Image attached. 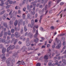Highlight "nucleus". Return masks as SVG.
Instances as JSON below:
<instances>
[{"mask_svg": "<svg viewBox=\"0 0 66 66\" xmlns=\"http://www.w3.org/2000/svg\"><path fill=\"white\" fill-rule=\"evenodd\" d=\"M3 48V45L2 44H0V49H1Z\"/></svg>", "mask_w": 66, "mask_h": 66, "instance_id": "55", "label": "nucleus"}, {"mask_svg": "<svg viewBox=\"0 0 66 66\" xmlns=\"http://www.w3.org/2000/svg\"><path fill=\"white\" fill-rule=\"evenodd\" d=\"M14 40H15V38H13L11 40V43H13V42H14Z\"/></svg>", "mask_w": 66, "mask_h": 66, "instance_id": "49", "label": "nucleus"}, {"mask_svg": "<svg viewBox=\"0 0 66 66\" xmlns=\"http://www.w3.org/2000/svg\"><path fill=\"white\" fill-rule=\"evenodd\" d=\"M42 12H42V11H39V13L40 14H42Z\"/></svg>", "mask_w": 66, "mask_h": 66, "instance_id": "63", "label": "nucleus"}, {"mask_svg": "<svg viewBox=\"0 0 66 66\" xmlns=\"http://www.w3.org/2000/svg\"><path fill=\"white\" fill-rule=\"evenodd\" d=\"M41 64L40 63H38L37 64L36 66H40Z\"/></svg>", "mask_w": 66, "mask_h": 66, "instance_id": "47", "label": "nucleus"}, {"mask_svg": "<svg viewBox=\"0 0 66 66\" xmlns=\"http://www.w3.org/2000/svg\"><path fill=\"white\" fill-rule=\"evenodd\" d=\"M5 51H6V48H3L2 51V52L3 54L1 56V58L2 59H3L2 60L3 62H5L6 60V59L5 58V57L4 56H5V54L4 53H5Z\"/></svg>", "mask_w": 66, "mask_h": 66, "instance_id": "2", "label": "nucleus"}, {"mask_svg": "<svg viewBox=\"0 0 66 66\" xmlns=\"http://www.w3.org/2000/svg\"><path fill=\"white\" fill-rule=\"evenodd\" d=\"M33 34L31 32L29 33L28 35V37H29L30 38H32L33 37Z\"/></svg>", "mask_w": 66, "mask_h": 66, "instance_id": "13", "label": "nucleus"}, {"mask_svg": "<svg viewBox=\"0 0 66 66\" xmlns=\"http://www.w3.org/2000/svg\"><path fill=\"white\" fill-rule=\"evenodd\" d=\"M52 61L51 60L49 61V62L48 63V65L49 66H52Z\"/></svg>", "mask_w": 66, "mask_h": 66, "instance_id": "16", "label": "nucleus"}, {"mask_svg": "<svg viewBox=\"0 0 66 66\" xmlns=\"http://www.w3.org/2000/svg\"><path fill=\"white\" fill-rule=\"evenodd\" d=\"M38 35V29H37L36 31V33L34 36V38H37V36Z\"/></svg>", "mask_w": 66, "mask_h": 66, "instance_id": "7", "label": "nucleus"}, {"mask_svg": "<svg viewBox=\"0 0 66 66\" xmlns=\"http://www.w3.org/2000/svg\"><path fill=\"white\" fill-rule=\"evenodd\" d=\"M66 60L65 59H62V62H63V63H65L66 62Z\"/></svg>", "mask_w": 66, "mask_h": 66, "instance_id": "52", "label": "nucleus"}, {"mask_svg": "<svg viewBox=\"0 0 66 66\" xmlns=\"http://www.w3.org/2000/svg\"><path fill=\"white\" fill-rule=\"evenodd\" d=\"M2 24H3V26L5 28H7V23L5 22H1Z\"/></svg>", "mask_w": 66, "mask_h": 66, "instance_id": "10", "label": "nucleus"}, {"mask_svg": "<svg viewBox=\"0 0 66 66\" xmlns=\"http://www.w3.org/2000/svg\"><path fill=\"white\" fill-rule=\"evenodd\" d=\"M16 42H17V39H15V40L14 41V44H16Z\"/></svg>", "mask_w": 66, "mask_h": 66, "instance_id": "50", "label": "nucleus"}, {"mask_svg": "<svg viewBox=\"0 0 66 66\" xmlns=\"http://www.w3.org/2000/svg\"><path fill=\"white\" fill-rule=\"evenodd\" d=\"M51 2H48V6L49 7H50V6H51Z\"/></svg>", "mask_w": 66, "mask_h": 66, "instance_id": "42", "label": "nucleus"}, {"mask_svg": "<svg viewBox=\"0 0 66 66\" xmlns=\"http://www.w3.org/2000/svg\"><path fill=\"white\" fill-rule=\"evenodd\" d=\"M31 24H29L28 25V27H30V28H32L33 24H34V21L33 20H32L31 21Z\"/></svg>", "mask_w": 66, "mask_h": 66, "instance_id": "4", "label": "nucleus"}, {"mask_svg": "<svg viewBox=\"0 0 66 66\" xmlns=\"http://www.w3.org/2000/svg\"><path fill=\"white\" fill-rule=\"evenodd\" d=\"M23 22V20H22V19L18 20V26H20V24L22 23Z\"/></svg>", "mask_w": 66, "mask_h": 66, "instance_id": "5", "label": "nucleus"}, {"mask_svg": "<svg viewBox=\"0 0 66 66\" xmlns=\"http://www.w3.org/2000/svg\"><path fill=\"white\" fill-rule=\"evenodd\" d=\"M48 56L47 55H45L44 57V59H45V60H48Z\"/></svg>", "mask_w": 66, "mask_h": 66, "instance_id": "25", "label": "nucleus"}, {"mask_svg": "<svg viewBox=\"0 0 66 66\" xmlns=\"http://www.w3.org/2000/svg\"><path fill=\"white\" fill-rule=\"evenodd\" d=\"M5 39H3V38H0V43H4Z\"/></svg>", "mask_w": 66, "mask_h": 66, "instance_id": "19", "label": "nucleus"}, {"mask_svg": "<svg viewBox=\"0 0 66 66\" xmlns=\"http://www.w3.org/2000/svg\"><path fill=\"white\" fill-rule=\"evenodd\" d=\"M8 2H9V4H12V3H13V1L9 0L6 2L5 4L7 5L9 4V3Z\"/></svg>", "mask_w": 66, "mask_h": 66, "instance_id": "8", "label": "nucleus"}, {"mask_svg": "<svg viewBox=\"0 0 66 66\" xmlns=\"http://www.w3.org/2000/svg\"><path fill=\"white\" fill-rule=\"evenodd\" d=\"M14 16V15L11 14L10 16V18H12Z\"/></svg>", "mask_w": 66, "mask_h": 66, "instance_id": "53", "label": "nucleus"}, {"mask_svg": "<svg viewBox=\"0 0 66 66\" xmlns=\"http://www.w3.org/2000/svg\"><path fill=\"white\" fill-rule=\"evenodd\" d=\"M32 15H34V14H35V12L34 11H33V12H32V11H31V14H32Z\"/></svg>", "mask_w": 66, "mask_h": 66, "instance_id": "44", "label": "nucleus"}, {"mask_svg": "<svg viewBox=\"0 0 66 66\" xmlns=\"http://www.w3.org/2000/svg\"><path fill=\"white\" fill-rule=\"evenodd\" d=\"M10 23L11 24H13V21H10Z\"/></svg>", "mask_w": 66, "mask_h": 66, "instance_id": "59", "label": "nucleus"}, {"mask_svg": "<svg viewBox=\"0 0 66 66\" xmlns=\"http://www.w3.org/2000/svg\"><path fill=\"white\" fill-rule=\"evenodd\" d=\"M20 39H23V41H25V40H26V38L23 37V36L20 37Z\"/></svg>", "mask_w": 66, "mask_h": 66, "instance_id": "20", "label": "nucleus"}, {"mask_svg": "<svg viewBox=\"0 0 66 66\" xmlns=\"http://www.w3.org/2000/svg\"><path fill=\"white\" fill-rule=\"evenodd\" d=\"M23 62V60H22L21 61H19L16 63V64H19V65H20V64L22 63Z\"/></svg>", "mask_w": 66, "mask_h": 66, "instance_id": "22", "label": "nucleus"}, {"mask_svg": "<svg viewBox=\"0 0 66 66\" xmlns=\"http://www.w3.org/2000/svg\"><path fill=\"white\" fill-rule=\"evenodd\" d=\"M15 31V30L13 29H11V32L12 33H14V32Z\"/></svg>", "mask_w": 66, "mask_h": 66, "instance_id": "30", "label": "nucleus"}, {"mask_svg": "<svg viewBox=\"0 0 66 66\" xmlns=\"http://www.w3.org/2000/svg\"><path fill=\"white\" fill-rule=\"evenodd\" d=\"M40 30L44 32V31H45V30H44V29H43L42 27H40Z\"/></svg>", "mask_w": 66, "mask_h": 66, "instance_id": "31", "label": "nucleus"}, {"mask_svg": "<svg viewBox=\"0 0 66 66\" xmlns=\"http://www.w3.org/2000/svg\"><path fill=\"white\" fill-rule=\"evenodd\" d=\"M24 30L25 32H26L27 31V27L26 26H25L24 27Z\"/></svg>", "mask_w": 66, "mask_h": 66, "instance_id": "32", "label": "nucleus"}, {"mask_svg": "<svg viewBox=\"0 0 66 66\" xmlns=\"http://www.w3.org/2000/svg\"><path fill=\"white\" fill-rule=\"evenodd\" d=\"M51 28L52 30H53L54 28V27H53V26H52L51 27Z\"/></svg>", "mask_w": 66, "mask_h": 66, "instance_id": "58", "label": "nucleus"}, {"mask_svg": "<svg viewBox=\"0 0 66 66\" xmlns=\"http://www.w3.org/2000/svg\"><path fill=\"white\" fill-rule=\"evenodd\" d=\"M15 62V59L12 60L11 61V59L9 58L6 61V63L7 64V66H13V63Z\"/></svg>", "mask_w": 66, "mask_h": 66, "instance_id": "1", "label": "nucleus"}, {"mask_svg": "<svg viewBox=\"0 0 66 66\" xmlns=\"http://www.w3.org/2000/svg\"><path fill=\"white\" fill-rule=\"evenodd\" d=\"M15 37L16 38H18L20 36V35L19 34V33L17 32L15 33Z\"/></svg>", "mask_w": 66, "mask_h": 66, "instance_id": "6", "label": "nucleus"}, {"mask_svg": "<svg viewBox=\"0 0 66 66\" xmlns=\"http://www.w3.org/2000/svg\"><path fill=\"white\" fill-rule=\"evenodd\" d=\"M55 40L57 42V43L59 44H58V46H56V48L57 49H59L61 47V45H62V44H61V41L60 40L58 41V39H57V38H56Z\"/></svg>", "mask_w": 66, "mask_h": 66, "instance_id": "3", "label": "nucleus"}, {"mask_svg": "<svg viewBox=\"0 0 66 66\" xmlns=\"http://www.w3.org/2000/svg\"><path fill=\"white\" fill-rule=\"evenodd\" d=\"M10 7V5H8L6 7V9H8V8H9Z\"/></svg>", "mask_w": 66, "mask_h": 66, "instance_id": "61", "label": "nucleus"}, {"mask_svg": "<svg viewBox=\"0 0 66 66\" xmlns=\"http://www.w3.org/2000/svg\"><path fill=\"white\" fill-rule=\"evenodd\" d=\"M16 49H19V46L18 45H17L16 46Z\"/></svg>", "mask_w": 66, "mask_h": 66, "instance_id": "57", "label": "nucleus"}, {"mask_svg": "<svg viewBox=\"0 0 66 66\" xmlns=\"http://www.w3.org/2000/svg\"><path fill=\"white\" fill-rule=\"evenodd\" d=\"M11 47H12V45H10L7 48V52H9L10 50L11 49Z\"/></svg>", "mask_w": 66, "mask_h": 66, "instance_id": "21", "label": "nucleus"}, {"mask_svg": "<svg viewBox=\"0 0 66 66\" xmlns=\"http://www.w3.org/2000/svg\"><path fill=\"white\" fill-rule=\"evenodd\" d=\"M55 62L56 63H55V64H52V66H54V65H57L58 64V61L56 60L55 61Z\"/></svg>", "mask_w": 66, "mask_h": 66, "instance_id": "18", "label": "nucleus"}, {"mask_svg": "<svg viewBox=\"0 0 66 66\" xmlns=\"http://www.w3.org/2000/svg\"><path fill=\"white\" fill-rule=\"evenodd\" d=\"M11 47V50H12V49H14V48L15 47V46L14 45H13Z\"/></svg>", "mask_w": 66, "mask_h": 66, "instance_id": "39", "label": "nucleus"}, {"mask_svg": "<svg viewBox=\"0 0 66 66\" xmlns=\"http://www.w3.org/2000/svg\"><path fill=\"white\" fill-rule=\"evenodd\" d=\"M12 12H13V10H11L10 12L9 13V15H11V14H12Z\"/></svg>", "mask_w": 66, "mask_h": 66, "instance_id": "51", "label": "nucleus"}, {"mask_svg": "<svg viewBox=\"0 0 66 66\" xmlns=\"http://www.w3.org/2000/svg\"><path fill=\"white\" fill-rule=\"evenodd\" d=\"M47 56H49L50 58H51V53H50L48 52L47 53Z\"/></svg>", "mask_w": 66, "mask_h": 66, "instance_id": "24", "label": "nucleus"}, {"mask_svg": "<svg viewBox=\"0 0 66 66\" xmlns=\"http://www.w3.org/2000/svg\"><path fill=\"white\" fill-rule=\"evenodd\" d=\"M19 30H20V27H19H19L17 28L16 31H19Z\"/></svg>", "mask_w": 66, "mask_h": 66, "instance_id": "41", "label": "nucleus"}, {"mask_svg": "<svg viewBox=\"0 0 66 66\" xmlns=\"http://www.w3.org/2000/svg\"><path fill=\"white\" fill-rule=\"evenodd\" d=\"M16 3V1H14L12 3L13 4H15Z\"/></svg>", "mask_w": 66, "mask_h": 66, "instance_id": "64", "label": "nucleus"}, {"mask_svg": "<svg viewBox=\"0 0 66 66\" xmlns=\"http://www.w3.org/2000/svg\"><path fill=\"white\" fill-rule=\"evenodd\" d=\"M17 53H15L12 56V57H13V59H15L16 57V55H17Z\"/></svg>", "mask_w": 66, "mask_h": 66, "instance_id": "14", "label": "nucleus"}, {"mask_svg": "<svg viewBox=\"0 0 66 66\" xmlns=\"http://www.w3.org/2000/svg\"><path fill=\"white\" fill-rule=\"evenodd\" d=\"M22 17L23 19H25V18H26V15L25 14V13L23 14L22 15Z\"/></svg>", "mask_w": 66, "mask_h": 66, "instance_id": "29", "label": "nucleus"}, {"mask_svg": "<svg viewBox=\"0 0 66 66\" xmlns=\"http://www.w3.org/2000/svg\"><path fill=\"white\" fill-rule=\"evenodd\" d=\"M2 18L3 20H5V18H6V16H5V15L4 14L3 16H2Z\"/></svg>", "mask_w": 66, "mask_h": 66, "instance_id": "28", "label": "nucleus"}, {"mask_svg": "<svg viewBox=\"0 0 66 66\" xmlns=\"http://www.w3.org/2000/svg\"><path fill=\"white\" fill-rule=\"evenodd\" d=\"M4 44H9L10 42H11V40H5V42H4Z\"/></svg>", "mask_w": 66, "mask_h": 66, "instance_id": "12", "label": "nucleus"}, {"mask_svg": "<svg viewBox=\"0 0 66 66\" xmlns=\"http://www.w3.org/2000/svg\"><path fill=\"white\" fill-rule=\"evenodd\" d=\"M18 21L17 20H16L14 22V24L15 26H16L17 25V22Z\"/></svg>", "mask_w": 66, "mask_h": 66, "instance_id": "27", "label": "nucleus"}, {"mask_svg": "<svg viewBox=\"0 0 66 66\" xmlns=\"http://www.w3.org/2000/svg\"><path fill=\"white\" fill-rule=\"evenodd\" d=\"M33 32H35V30H36V29H35V26H34V27H33Z\"/></svg>", "mask_w": 66, "mask_h": 66, "instance_id": "43", "label": "nucleus"}, {"mask_svg": "<svg viewBox=\"0 0 66 66\" xmlns=\"http://www.w3.org/2000/svg\"><path fill=\"white\" fill-rule=\"evenodd\" d=\"M21 50H23V52H27V48H26L25 46H23L21 48Z\"/></svg>", "mask_w": 66, "mask_h": 66, "instance_id": "9", "label": "nucleus"}, {"mask_svg": "<svg viewBox=\"0 0 66 66\" xmlns=\"http://www.w3.org/2000/svg\"><path fill=\"white\" fill-rule=\"evenodd\" d=\"M2 31L1 32V33L0 34V37H1L3 36V27H2Z\"/></svg>", "mask_w": 66, "mask_h": 66, "instance_id": "15", "label": "nucleus"}, {"mask_svg": "<svg viewBox=\"0 0 66 66\" xmlns=\"http://www.w3.org/2000/svg\"><path fill=\"white\" fill-rule=\"evenodd\" d=\"M4 13H5V11H3L0 13V15H2V14H3Z\"/></svg>", "mask_w": 66, "mask_h": 66, "instance_id": "35", "label": "nucleus"}, {"mask_svg": "<svg viewBox=\"0 0 66 66\" xmlns=\"http://www.w3.org/2000/svg\"><path fill=\"white\" fill-rule=\"evenodd\" d=\"M25 2H26V0H23V1L22 2V5L24 4L25 3Z\"/></svg>", "mask_w": 66, "mask_h": 66, "instance_id": "46", "label": "nucleus"}, {"mask_svg": "<svg viewBox=\"0 0 66 66\" xmlns=\"http://www.w3.org/2000/svg\"><path fill=\"white\" fill-rule=\"evenodd\" d=\"M52 40L51 39H50L49 41V44H51V43H52Z\"/></svg>", "mask_w": 66, "mask_h": 66, "instance_id": "40", "label": "nucleus"}, {"mask_svg": "<svg viewBox=\"0 0 66 66\" xmlns=\"http://www.w3.org/2000/svg\"><path fill=\"white\" fill-rule=\"evenodd\" d=\"M64 4V3L63 2H61L60 3V5H63Z\"/></svg>", "mask_w": 66, "mask_h": 66, "instance_id": "54", "label": "nucleus"}, {"mask_svg": "<svg viewBox=\"0 0 66 66\" xmlns=\"http://www.w3.org/2000/svg\"><path fill=\"white\" fill-rule=\"evenodd\" d=\"M7 32H5L4 33V36H7Z\"/></svg>", "mask_w": 66, "mask_h": 66, "instance_id": "36", "label": "nucleus"}, {"mask_svg": "<svg viewBox=\"0 0 66 66\" xmlns=\"http://www.w3.org/2000/svg\"><path fill=\"white\" fill-rule=\"evenodd\" d=\"M27 19H32V17H30V14L28 13L27 14Z\"/></svg>", "mask_w": 66, "mask_h": 66, "instance_id": "17", "label": "nucleus"}, {"mask_svg": "<svg viewBox=\"0 0 66 66\" xmlns=\"http://www.w3.org/2000/svg\"><path fill=\"white\" fill-rule=\"evenodd\" d=\"M10 37L9 36H8L7 37V40H8V39H10Z\"/></svg>", "mask_w": 66, "mask_h": 66, "instance_id": "60", "label": "nucleus"}, {"mask_svg": "<svg viewBox=\"0 0 66 66\" xmlns=\"http://www.w3.org/2000/svg\"><path fill=\"white\" fill-rule=\"evenodd\" d=\"M11 31H10V30H8V35H9V36H10L11 35Z\"/></svg>", "mask_w": 66, "mask_h": 66, "instance_id": "34", "label": "nucleus"}, {"mask_svg": "<svg viewBox=\"0 0 66 66\" xmlns=\"http://www.w3.org/2000/svg\"><path fill=\"white\" fill-rule=\"evenodd\" d=\"M38 38H36V39H35L34 42L36 43H37L38 42Z\"/></svg>", "mask_w": 66, "mask_h": 66, "instance_id": "23", "label": "nucleus"}, {"mask_svg": "<svg viewBox=\"0 0 66 66\" xmlns=\"http://www.w3.org/2000/svg\"><path fill=\"white\" fill-rule=\"evenodd\" d=\"M47 9H48V8L47 7V5H46L45 6V11H46V10H47Z\"/></svg>", "mask_w": 66, "mask_h": 66, "instance_id": "45", "label": "nucleus"}, {"mask_svg": "<svg viewBox=\"0 0 66 66\" xmlns=\"http://www.w3.org/2000/svg\"><path fill=\"white\" fill-rule=\"evenodd\" d=\"M26 24V22L25 21H23V26H24Z\"/></svg>", "mask_w": 66, "mask_h": 66, "instance_id": "56", "label": "nucleus"}, {"mask_svg": "<svg viewBox=\"0 0 66 66\" xmlns=\"http://www.w3.org/2000/svg\"><path fill=\"white\" fill-rule=\"evenodd\" d=\"M44 16V14H42V15H41L40 16V19L39 20V22L40 23L41 22V20H42V19L43 18V16Z\"/></svg>", "mask_w": 66, "mask_h": 66, "instance_id": "26", "label": "nucleus"}, {"mask_svg": "<svg viewBox=\"0 0 66 66\" xmlns=\"http://www.w3.org/2000/svg\"><path fill=\"white\" fill-rule=\"evenodd\" d=\"M15 36V35L14 34H12L11 35V38H13V37H14Z\"/></svg>", "mask_w": 66, "mask_h": 66, "instance_id": "48", "label": "nucleus"}, {"mask_svg": "<svg viewBox=\"0 0 66 66\" xmlns=\"http://www.w3.org/2000/svg\"><path fill=\"white\" fill-rule=\"evenodd\" d=\"M21 13V11L20 10H19L18 11V14H20Z\"/></svg>", "mask_w": 66, "mask_h": 66, "instance_id": "62", "label": "nucleus"}, {"mask_svg": "<svg viewBox=\"0 0 66 66\" xmlns=\"http://www.w3.org/2000/svg\"><path fill=\"white\" fill-rule=\"evenodd\" d=\"M29 38H27L26 40V43H28V42H29Z\"/></svg>", "mask_w": 66, "mask_h": 66, "instance_id": "33", "label": "nucleus"}, {"mask_svg": "<svg viewBox=\"0 0 66 66\" xmlns=\"http://www.w3.org/2000/svg\"><path fill=\"white\" fill-rule=\"evenodd\" d=\"M26 44V45L27 46H30V44H31V43H29V42H28Z\"/></svg>", "mask_w": 66, "mask_h": 66, "instance_id": "38", "label": "nucleus"}, {"mask_svg": "<svg viewBox=\"0 0 66 66\" xmlns=\"http://www.w3.org/2000/svg\"><path fill=\"white\" fill-rule=\"evenodd\" d=\"M37 3V1H35L34 2H31V4H33V3Z\"/></svg>", "mask_w": 66, "mask_h": 66, "instance_id": "37", "label": "nucleus"}, {"mask_svg": "<svg viewBox=\"0 0 66 66\" xmlns=\"http://www.w3.org/2000/svg\"><path fill=\"white\" fill-rule=\"evenodd\" d=\"M6 0H0L1 1V3H2L0 4V6H4V3H3V2H4V1H5Z\"/></svg>", "mask_w": 66, "mask_h": 66, "instance_id": "11", "label": "nucleus"}]
</instances>
